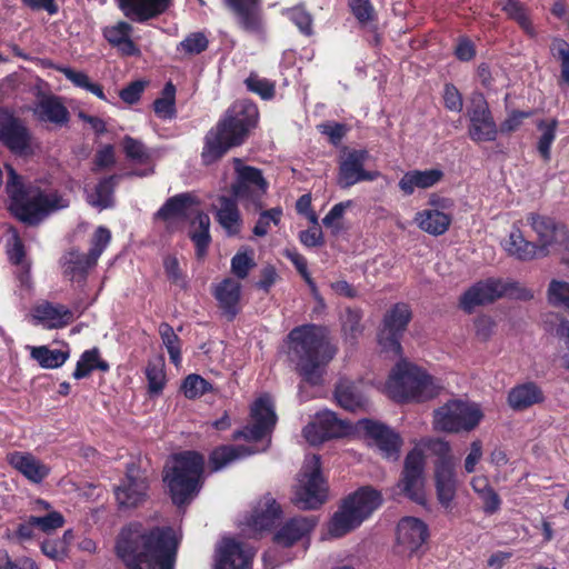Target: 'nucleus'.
Wrapping results in <instances>:
<instances>
[{"mask_svg": "<svg viewBox=\"0 0 569 569\" xmlns=\"http://www.w3.org/2000/svg\"><path fill=\"white\" fill-rule=\"evenodd\" d=\"M178 545L171 528L132 522L121 530L116 550L129 569H173Z\"/></svg>", "mask_w": 569, "mask_h": 569, "instance_id": "nucleus-1", "label": "nucleus"}, {"mask_svg": "<svg viewBox=\"0 0 569 569\" xmlns=\"http://www.w3.org/2000/svg\"><path fill=\"white\" fill-rule=\"evenodd\" d=\"M277 423V415L272 399L268 395L259 397L250 409L249 425L234 433V438L243 437L249 442H260L259 446H221L210 455V466L219 471L230 463L250 455L264 451L270 445V433Z\"/></svg>", "mask_w": 569, "mask_h": 569, "instance_id": "nucleus-2", "label": "nucleus"}, {"mask_svg": "<svg viewBox=\"0 0 569 569\" xmlns=\"http://www.w3.org/2000/svg\"><path fill=\"white\" fill-rule=\"evenodd\" d=\"M289 355L303 379L319 385L325 366L335 357L337 349L328 339L326 328L305 325L295 328L288 336Z\"/></svg>", "mask_w": 569, "mask_h": 569, "instance_id": "nucleus-3", "label": "nucleus"}, {"mask_svg": "<svg viewBox=\"0 0 569 569\" xmlns=\"http://www.w3.org/2000/svg\"><path fill=\"white\" fill-rule=\"evenodd\" d=\"M8 170L7 193L10 199V211L22 222L36 224L50 213L69 206V199L51 189L40 186L26 187L22 178L11 166Z\"/></svg>", "mask_w": 569, "mask_h": 569, "instance_id": "nucleus-4", "label": "nucleus"}, {"mask_svg": "<svg viewBox=\"0 0 569 569\" xmlns=\"http://www.w3.org/2000/svg\"><path fill=\"white\" fill-rule=\"evenodd\" d=\"M258 109L248 101L233 103L206 137L201 157L206 164L221 158L228 149L241 144L258 122Z\"/></svg>", "mask_w": 569, "mask_h": 569, "instance_id": "nucleus-5", "label": "nucleus"}, {"mask_svg": "<svg viewBox=\"0 0 569 569\" xmlns=\"http://www.w3.org/2000/svg\"><path fill=\"white\" fill-rule=\"evenodd\" d=\"M385 389L398 402H420L437 397L443 385L423 368L400 359L391 369Z\"/></svg>", "mask_w": 569, "mask_h": 569, "instance_id": "nucleus-6", "label": "nucleus"}, {"mask_svg": "<svg viewBox=\"0 0 569 569\" xmlns=\"http://www.w3.org/2000/svg\"><path fill=\"white\" fill-rule=\"evenodd\" d=\"M379 491L363 487L342 500L326 525L322 539L341 538L359 528L381 505Z\"/></svg>", "mask_w": 569, "mask_h": 569, "instance_id": "nucleus-7", "label": "nucleus"}, {"mask_svg": "<svg viewBox=\"0 0 569 569\" xmlns=\"http://www.w3.org/2000/svg\"><path fill=\"white\" fill-rule=\"evenodd\" d=\"M379 491L363 487L342 500L326 525L322 539L341 538L359 528L381 505Z\"/></svg>", "mask_w": 569, "mask_h": 569, "instance_id": "nucleus-8", "label": "nucleus"}, {"mask_svg": "<svg viewBox=\"0 0 569 569\" xmlns=\"http://www.w3.org/2000/svg\"><path fill=\"white\" fill-rule=\"evenodd\" d=\"M203 457L194 451L173 456L164 468L163 481L174 505L190 502L201 488Z\"/></svg>", "mask_w": 569, "mask_h": 569, "instance_id": "nucleus-9", "label": "nucleus"}, {"mask_svg": "<svg viewBox=\"0 0 569 569\" xmlns=\"http://www.w3.org/2000/svg\"><path fill=\"white\" fill-rule=\"evenodd\" d=\"M526 221L536 234L535 246L539 259L552 253L560 254L561 261L569 264V231L556 219L537 212H529Z\"/></svg>", "mask_w": 569, "mask_h": 569, "instance_id": "nucleus-10", "label": "nucleus"}, {"mask_svg": "<svg viewBox=\"0 0 569 569\" xmlns=\"http://www.w3.org/2000/svg\"><path fill=\"white\" fill-rule=\"evenodd\" d=\"M482 418L483 412L478 403L453 399L435 410L433 427L448 433L470 432Z\"/></svg>", "mask_w": 569, "mask_h": 569, "instance_id": "nucleus-11", "label": "nucleus"}, {"mask_svg": "<svg viewBox=\"0 0 569 569\" xmlns=\"http://www.w3.org/2000/svg\"><path fill=\"white\" fill-rule=\"evenodd\" d=\"M328 498V486L321 475L320 458L307 457L298 475L293 502L301 509H316Z\"/></svg>", "mask_w": 569, "mask_h": 569, "instance_id": "nucleus-12", "label": "nucleus"}, {"mask_svg": "<svg viewBox=\"0 0 569 569\" xmlns=\"http://www.w3.org/2000/svg\"><path fill=\"white\" fill-rule=\"evenodd\" d=\"M515 288L516 283L497 278H489L487 280L479 281L461 296L460 307L465 311L471 312L476 307L491 303L507 295L523 299L532 297L528 290H523L522 293L515 295L512 292Z\"/></svg>", "mask_w": 569, "mask_h": 569, "instance_id": "nucleus-13", "label": "nucleus"}, {"mask_svg": "<svg viewBox=\"0 0 569 569\" xmlns=\"http://www.w3.org/2000/svg\"><path fill=\"white\" fill-rule=\"evenodd\" d=\"M411 309L407 303L399 302L391 307L383 317L378 342L386 353L401 356L400 338L411 320Z\"/></svg>", "mask_w": 569, "mask_h": 569, "instance_id": "nucleus-14", "label": "nucleus"}, {"mask_svg": "<svg viewBox=\"0 0 569 569\" xmlns=\"http://www.w3.org/2000/svg\"><path fill=\"white\" fill-rule=\"evenodd\" d=\"M233 162L237 172V180L232 186L234 198L243 202L244 206H253L256 210L260 209L262 207L261 199L268 188L261 171L243 166L240 159H234Z\"/></svg>", "mask_w": 569, "mask_h": 569, "instance_id": "nucleus-15", "label": "nucleus"}, {"mask_svg": "<svg viewBox=\"0 0 569 569\" xmlns=\"http://www.w3.org/2000/svg\"><path fill=\"white\" fill-rule=\"evenodd\" d=\"M426 456L420 448H413L405 459L402 478L398 483L400 491L418 505L427 503Z\"/></svg>", "mask_w": 569, "mask_h": 569, "instance_id": "nucleus-16", "label": "nucleus"}, {"mask_svg": "<svg viewBox=\"0 0 569 569\" xmlns=\"http://www.w3.org/2000/svg\"><path fill=\"white\" fill-rule=\"evenodd\" d=\"M468 117L470 120L468 132L471 140L476 142L496 140L498 128L482 93H472L468 108Z\"/></svg>", "mask_w": 569, "mask_h": 569, "instance_id": "nucleus-17", "label": "nucleus"}, {"mask_svg": "<svg viewBox=\"0 0 569 569\" xmlns=\"http://www.w3.org/2000/svg\"><path fill=\"white\" fill-rule=\"evenodd\" d=\"M429 204L430 208L416 213L413 221L423 232L438 237L446 233L452 222V203L449 199L431 197Z\"/></svg>", "mask_w": 569, "mask_h": 569, "instance_id": "nucleus-18", "label": "nucleus"}, {"mask_svg": "<svg viewBox=\"0 0 569 569\" xmlns=\"http://www.w3.org/2000/svg\"><path fill=\"white\" fill-rule=\"evenodd\" d=\"M351 426L331 411H321L303 429V437L310 445H318L330 438H340L351 432Z\"/></svg>", "mask_w": 569, "mask_h": 569, "instance_id": "nucleus-19", "label": "nucleus"}, {"mask_svg": "<svg viewBox=\"0 0 569 569\" xmlns=\"http://www.w3.org/2000/svg\"><path fill=\"white\" fill-rule=\"evenodd\" d=\"M429 537L427 523L416 517H405L397 526V553L410 557L419 551Z\"/></svg>", "mask_w": 569, "mask_h": 569, "instance_id": "nucleus-20", "label": "nucleus"}, {"mask_svg": "<svg viewBox=\"0 0 569 569\" xmlns=\"http://www.w3.org/2000/svg\"><path fill=\"white\" fill-rule=\"evenodd\" d=\"M0 141L18 154H28L32 150V138L28 128L8 110L2 109H0Z\"/></svg>", "mask_w": 569, "mask_h": 569, "instance_id": "nucleus-21", "label": "nucleus"}, {"mask_svg": "<svg viewBox=\"0 0 569 569\" xmlns=\"http://www.w3.org/2000/svg\"><path fill=\"white\" fill-rule=\"evenodd\" d=\"M148 488L147 477L140 469L134 466L129 467L126 478L114 489L116 499L121 507H137L147 499Z\"/></svg>", "mask_w": 569, "mask_h": 569, "instance_id": "nucleus-22", "label": "nucleus"}, {"mask_svg": "<svg viewBox=\"0 0 569 569\" xmlns=\"http://www.w3.org/2000/svg\"><path fill=\"white\" fill-rule=\"evenodd\" d=\"M253 552L232 538H223L216 549L214 569H249Z\"/></svg>", "mask_w": 569, "mask_h": 569, "instance_id": "nucleus-23", "label": "nucleus"}, {"mask_svg": "<svg viewBox=\"0 0 569 569\" xmlns=\"http://www.w3.org/2000/svg\"><path fill=\"white\" fill-rule=\"evenodd\" d=\"M7 462L32 485H41L50 475L51 468L41 459L26 451H12Z\"/></svg>", "mask_w": 569, "mask_h": 569, "instance_id": "nucleus-24", "label": "nucleus"}, {"mask_svg": "<svg viewBox=\"0 0 569 569\" xmlns=\"http://www.w3.org/2000/svg\"><path fill=\"white\" fill-rule=\"evenodd\" d=\"M368 159L365 150H353L341 161L338 183L342 188H349L360 181H372L379 177V172H368L363 164Z\"/></svg>", "mask_w": 569, "mask_h": 569, "instance_id": "nucleus-25", "label": "nucleus"}, {"mask_svg": "<svg viewBox=\"0 0 569 569\" xmlns=\"http://www.w3.org/2000/svg\"><path fill=\"white\" fill-rule=\"evenodd\" d=\"M360 427L375 441L386 459L397 460L399 458L402 440L396 431L371 420H361Z\"/></svg>", "mask_w": 569, "mask_h": 569, "instance_id": "nucleus-26", "label": "nucleus"}, {"mask_svg": "<svg viewBox=\"0 0 569 569\" xmlns=\"http://www.w3.org/2000/svg\"><path fill=\"white\" fill-rule=\"evenodd\" d=\"M32 321L44 329H59L76 319L74 310L59 303L43 301L32 308Z\"/></svg>", "mask_w": 569, "mask_h": 569, "instance_id": "nucleus-27", "label": "nucleus"}, {"mask_svg": "<svg viewBox=\"0 0 569 569\" xmlns=\"http://www.w3.org/2000/svg\"><path fill=\"white\" fill-rule=\"evenodd\" d=\"M34 119L61 128L69 122V111L62 99L54 94L41 96L31 108Z\"/></svg>", "mask_w": 569, "mask_h": 569, "instance_id": "nucleus-28", "label": "nucleus"}, {"mask_svg": "<svg viewBox=\"0 0 569 569\" xmlns=\"http://www.w3.org/2000/svg\"><path fill=\"white\" fill-rule=\"evenodd\" d=\"M194 206V198L190 193L177 194L157 211L156 219L162 221L167 229H173L193 212Z\"/></svg>", "mask_w": 569, "mask_h": 569, "instance_id": "nucleus-29", "label": "nucleus"}, {"mask_svg": "<svg viewBox=\"0 0 569 569\" xmlns=\"http://www.w3.org/2000/svg\"><path fill=\"white\" fill-rule=\"evenodd\" d=\"M123 14L136 22H146L164 13L172 0H118Z\"/></svg>", "mask_w": 569, "mask_h": 569, "instance_id": "nucleus-30", "label": "nucleus"}, {"mask_svg": "<svg viewBox=\"0 0 569 569\" xmlns=\"http://www.w3.org/2000/svg\"><path fill=\"white\" fill-rule=\"evenodd\" d=\"M521 223V220L513 222L509 234L501 241V247L509 257L516 260L539 259L535 242L523 236Z\"/></svg>", "mask_w": 569, "mask_h": 569, "instance_id": "nucleus-31", "label": "nucleus"}, {"mask_svg": "<svg viewBox=\"0 0 569 569\" xmlns=\"http://www.w3.org/2000/svg\"><path fill=\"white\" fill-rule=\"evenodd\" d=\"M317 525L315 517H298L287 521L274 535L277 547H290L298 541L308 539Z\"/></svg>", "mask_w": 569, "mask_h": 569, "instance_id": "nucleus-32", "label": "nucleus"}, {"mask_svg": "<svg viewBox=\"0 0 569 569\" xmlns=\"http://www.w3.org/2000/svg\"><path fill=\"white\" fill-rule=\"evenodd\" d=\"M234 13L239 26L249 32L259 31L262 26L261 0H224Z\"/></svg>", "mask_w": 569, "mask_h": 569, "instance_id": "nucleus-33", "label": "nucleus"}, {"mask_svg": "<svg viewBox=\"0 0 569 569\" xmlns=\"http://www.w3.org/2000/svg\"><path fill=\"white\" fill-rule=\"evenodd\" d=\"M445 177L440 168L407 171L399 180V189L406 196H411L418 189H429L438 184Z\"/></svg>", "mask_w": 569, "mask_h": 569, "instance_id": "nucleus-34", "label": "nucleus"}, {"mask_svg": "<svg viewBox=\"0 0 569 569\" xmlns=\"http://www.w3.org/2000/svg\"><path fill=\"white\" fill-rule=\"evenodd\" d=\"M433 480L438 502L446 510H451L458 487L456 470L445 466L435 469Z\"/></svg>", "mask_w": 569, "mask_h": 569, "instance_id": "nucleus-35", "label": "nucleus"}, {"mask_svg": "<svg viewBox=\"0 0 569 569\" xmlns=\"http://www.w3.org/2000/svg\"><path fill=\"white\" fill-rule=\"evenodd\" d=\"M545 400L541 388L535 382H523L512 387L507 397L508 406L515 411H523Z\"/></svg>", "mask_w": 569, "mask_h": 569, "instance_id": "nucleus-36", "label": "nucleus"}, {"mask_svg": "<svg viewBox=\"0 0 569 569\" xmlns=\"http://www.w3.org/2000/svg\"><path fill=\"white\" fill-rule=\"evenodd\" d=\"M133 28L126 21H118L102 29L104 39L126 56L139 54V49L131 40Z\"/></svg>", "mask_w": 569, "mask_h": 569, "instance_id": "nucleus-37", "label": "nucleus"}, {"mask_svg": "<svg viewBox=\"0 0 569 569\" xmlns=\"http://www.w3.org/2000/svg\"><path fill=\"white\" fill-rule=\"evenodd\" d=\"M281 516L280 506L271 496H264L254 507L248 526L253 531H262L269 529Z\"/></svg>", "mask_w": 569, "mask_h": 569, "instance_id": "nucleus-38", "label": "nucleus"}, {"mask_svg": "<svg viewBox=\"0 0 569 569\" xmlns=\"http://www.w3.org/2000/svg\"><path fill=\"white\" fill-rule=\"evenodd\" d=\"M213 295L224 315L229 319L234 318L239 311L241 284L233 279L227 278L216 286Z\"/></svg>", "mask_w": 569, "mask_h": 569, "instance_id": "nucleus-39", "label": "nucleus"}, {"mask_svg": "<svg viewBox=\"0 0 569 569\" xmlns=\"http://www.w3.org/2000/svg\"><path fill=\"white\" fill-rule=\"evenodd\" d=\"M7 254L9 260L19 268L18 278L22 286L29 287V263L24 259V248L17 230L7 231Z\"/></svg>", "mask_w": 569, "mask_h": 569, "instance_id": "nucleus-40", "label": "nucleus"}, {"mask_svg": "<svg viewBox=\"0 0 569 569\" xmlns=\"http://www.w3.org/2000/svg\"><path fill=\"white\" fill-rule=\"evenodd\" d=\"M97 263L91 256L77 250L69 251L62 261L63 273L73 282L82 281Z\"/></svg>", "mask_w": 569, "mask_h": 569, "instance_id": "nucleus-41", "label": "nucleus"}, {"mask_svg": "<svg viewBox=\"0 0 569 569\" xmlns=\"http://www.w3.org/2000/svg\"><path fill=\"white\" fill-rule=\"evenodd\" d=\"M415 448H420L423 455L425 450H429L437 457L435 469H440L442 466L455 469L456 460L452 455L451 445L448 441L440 438H428L420 440Z\"/></svg>", "mask_w": 569, "mask_h": 569, "instance_id": "nucleus-42", "label": "nucleus"}, {"mask_svg": "<svg viewBox=\"0 0 569 569\" xmlns=\"http://www.w3.org/2000/svg\"><path fill=\"white\" fill-rule=\"evenodd\" d=\"M217 219L230 236L237 234L241 228V218L233 199L220 197L217 206Z\"/></svg>", "mask_w": 569, "mask_h": 569, "instance_id": "nucleus-43", "label": "nucleus"}, {"mask_svg": "<svg viewBox=\"0 0 569 569\" xmlns=\"http://www.w3.org/2000/svg\"><path fill=\"white\" fill-rule=\"evenodd\" d=\"M30 357L36 360L41 368L56 369L64 365L70 357V351L66 349H50L47 346L28 347Z\"/></svg>", "mask_w": 569, "mask_h": 569, "instance_id": "nucleus-44", "label": "nucleus"}, {"mask_svg": "<svg viewBox=\"0 0 569 569\" xmlns=\"http://www.w3.org/2000/svg\"><path fill=\"white\" fill-rule=\"evenodd\" d=\"M336 399L342 408L349 411H356L366 405V398L359 386L348 381L338 385Z\"/></svg>", "mask_w": 569, "mask_h": 569, "instance_id": "nucleus-45", "label": "nucleus"}, {"mask_svg": "<svg viewBox=\"0 0 569 569\" xmlns=\"http://www.w3.org/2000/svg\"><path fill=\"white\" fill-rule=\"evenodd\" d=\"M113 178L101 180L92 189H87V201L90 206L100 210L109 208L113 203Z\"/></svg>", "mask_w": 569, "mask_h": 569, "instance_id": "nucleus-46", "label": "nucleus"}, {"mask_svg": "<svg viewBox=\"0 0 569 569\" xmlns=\"http://www.w3.org/2000/svg\"><path fill=\"white\" fill-rule=\"evenodd\" d=\"M210 218L206 213H198L191 223L190 238L197 248L198 257H202L210 243Z\"/></svg>", "mask_w": 569, "mask_h": 569, "instance_id": "nucleus-47", "label": "nucleus"}, {"mask_svg": "<svg viewBox=\"0 0 569 569\" xmlns=\"http://www.w3.org/2000/svg\"><path fill=\"white\" fill-rule=\"evenodd\" d=\"M96 369L106 372L109 370V365L100 359L98 349L87 350L78 360L72 376L74 379H82Z\"/></svg>", "mask_w": 569, "mask_h": 569, "instance_id": "nucleus-48", "label": "nucleus"}, {"mask_svg": "<svg viewBox=\"0 0 569 569\" xmlns=\"http://www.w3.org/2000/svg\"><path fill=\"white\" fill-rule=\"evenodd\" d=\"M56 69L61 72L73 86L91 92L101 100H107L101 86L92 82L86 72L78 71L64 66H58Z\"/></svg>", "mask_w": 569, "mask_h": 569, "instance_id": "nucleus-49", "label": "nucleus"}, {"mask_svg": "<svg viewBox=\"0 0 569 569\" xmlns=\"http://www.w3.org/2000/svg\"><path fill=\"white\" fill-rule=\"evenodd\" d=\"M148 389L152 395H159L166 385L164 363L161 358L152 360L146 368Z\"/></svg>", "mask_w": 569, "mask_h": 569, "instance_id": "nucleus-50", "label": "nucleus"}, {"mask_svg": "<svg viewBox=\"0 0 569 569\" xmlns=\"http://www.w3.org/2000/svg\"><path fill=\"white\" fill-rule=\"evenodd\" d=\"M176 88L168 82L162 91V97L154 101L153 109L156 114L161 119H171L176 114L174 107Z\"/></svg>", "mask_w": 569, "mask_h": 569, "instance_id": "nucleus-51", "label": "nucleus"}, {"mask_svg": "<svg viewBox=\"0 0 569 569\" xmlns=\"http://www.w3.org/2000/svg\"><path fill=\"white\" fill-rule=\"evenodd\" d=\"M501 9L510 19H513L529 34L533 36L535 30L527 14L526 9L517 0H503Z\"/></svg>", "mask_w": 569, "mask_h": 569, "instance_id": "nucleus-52", "label": "nucleus"}, {"mask_svg": "<svg viewBox=\"0 0 569 569\" xmlns=\"http://www.w3.org/2000/svg\"><path fill=\"white\" fill-rule=\"evenodd\" d=\"M159 333L163 346L166 347L170 360L179 366L181 362L180 341L172 327L168 323H161L159 326Z\"/></svg>", "mask_w": 569, "mask_h": 569, "instance_id": "nucleus-53", "label": "nucleus"}, {"mask_svg": "<svg viewBox=\"0 0 569 569\" xmlns=\"http://www.w3.org/2000/svg\"><path fill=\"white\" fill-rule=\"evenodd\" d=\"M186 398L196 399L211 390V385L201 376L191 373L187 376L181 385Z\"/></svg>", "mask_w": 569, "mask_h": 569, "instance_id": "nucleus-54", "label": "nucleus"}, {"mask_svg": "<svg viewBox=\"0 0 569 569\" xmlns=\"http://www.w3.org/2000/svg\"><path fill=\"white\" fill-rule=\"evenodd\" d=\"M122 148L128 159L137 163H147L151 159V152L144 144L132 137H124Z\"/></svg>", "mask_w": 569, "mask_h": 569, "instance_id": "nucleus-55", "label": "nucleus"}, {"mask_svg": "<svg viewBox=\"0 0 569 569\" xmlns=\"http://www.w3.org/2000/svg\"><path fill=\"white\" fill-rule=\"evenodd\" d=\"M352 202L350 200L335 204L330 211L322 219L323 226L331 231L332 234H338L343 230L342 218Z\"/></svg>", "mask_w": 569, "mask_h": 569, "instance_id": "nucleus-56", "label": "nucleus"}, {"mask_svg": "<svg viewBox=\"0 0 569 569\" xmlns=\"http://www.w3.org/2000/svg\"><path fill=\"white\" fill-rule=\"evenodd\" d=\"M208 43L203 32H192L178 44L177 50L188 56L199 54L208 48Z\"/></svg>", "mask_w": 569, "mask_h": 569, "instance_id": "nucleus-57", "label": "nucleus"}, {"mask_svg": "<svg viewBox=\"0 0 569 569\" xmlns=\"http://www.w3.org/2000/svg\"><path fill=\"white\" fill-rule=\"evenodd\" d=\"M538 128L542 131L541 137L538 141V151L545 160L550 159V148L556 138L557 121L550 122L541 121Z\"/></svg>", "mask_w": 569, "mask_h": 569, "instance_id": "nucleus-58", "label": "nucleus"}, {"mask_svg": "<svg viewBox=\"0 0 569 569\" xmlns=\"http://www.w3.org/2000/svg\"><path fill=\"white\" fill-rule=\"evenodd\" d=\"M30 523L41 531L49 533L64 525V518L59 511H49L44 516H31Z\"/></svg>", "mask_w": 569, "mask_h": 569, "instance_id": "nucleus-59", "label": "nucleus"}, {"mask_svg": "<svg viewBox=\"0 0 569 569\" xmlns=\"http://www.w3.org/2000/svg\"><path fill=\"white\" fill-rule=\"evenodd\" d=\"M248 90L257 93L262 99L268 100L274 96V84L268 79L260 78L257 74H250L246 79Z\"/></svg>", "mask_w": 569, "mask_h": 569, "instance_id": "nucleus-60", "label": "nucleus"}, {"mask_svg": "<svg viewBox=\"0 0 569 569\" xmlns=\"http://www.w3.org/2000/svg\"><path fill=\"white\" fill-rule=\"evenodd\" d=\"M549 301L555 306H562L569 310V283L553 280L548 289Z\"/></svg>", "mask_w": 569, "mask_h": 569, "instance_id": "nucleus-61", "label": "nucleus"}, {"mask_svg": "<svg viewBox=\"0 0 569 569\" xmlns=\"http://www.w3.org/2000/svg\"><path fill=\"white\" fill-rule=\"evenodd\" d=\"M281 216H282L281 208H272L270 210L263 211L260 214V217L253 228V233L258 237L266 236L270 229L271 223L277 226L281 219Z\"/></svg>", "mask_w": 569, "mask_h": 569, "instance_id": "nucleus-62", "label": "nucleus"}, {"mask_svg": "<svg viewBox=\"0 0 569 569\" xmlns=\"http://www.w3.org/2000/svg\"><path fill=\"white\" fill-rule=\"evenodd\" d=\"M111 240V232L104 228L99 227L93 233L91 239V248L89 250V256H91L94 260L98 261L99 257L102 254L104 249L108 247Z\"/></svg>", "mask_w": 569, "mask_h": 569, "instance_id": "nucleus-63", "label": "nucleus"}, {"mask_svg": "<svg viewBox=\"0 0 569 569\" xmlns=\"http://www.w3.org/2000/svg\"><path fill=\"white\" fill-rule=\"evenodd\" d=\"M286 14L302 33L307 36L312 33V18L303 8L296 7L288 9Z\"/></svg>", "mask_w": 569, "mask_h": 569, "instance_id": "nucleus-64", "label": "nucleus"}]
</instances>
